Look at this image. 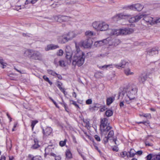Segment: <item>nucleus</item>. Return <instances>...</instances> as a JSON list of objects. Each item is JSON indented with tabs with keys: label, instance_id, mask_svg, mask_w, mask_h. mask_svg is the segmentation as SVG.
I'll return each instance as SVG.
<instances>
[{
	"label": "nucleus",
	"instance_id": "obj_1",
	"mask_svg": "<svg viewBox=\"0 0 160 160\" xmlns=\"http://www.w3.org/2000/svg\"><path fill=\"white\" fill-rule=\"evenodd\" d=\"M142 18H143V20L147 23L148 24L151 25L154 24L153 18L145 14H139L131 17L130 15L122 12L117 14L113 18L114 19H118V20L122 19H129V22L133 23L138 22Z\"/></svg>",
	"mask_w": 160,
	"mask_h": 160
},
{
	"label": "nucleus",
	"instance_id": "obj_2",
	"mask_svg": "<svg viewBox=\"0 0 160 160\" xmlns=\"http://www.w3.org/2000/svg\"><path fill=\"white\" fill-rule=\"evenodd\" d=\"M76 51L71 58L72 64L73 66L75 67L76 66L80 67L82 66L84 63L86 58L84 52L80 50L78 44L75 42Z\"/></svg>",
	"mask_w": 160,
	"mask_h": 160
},
{
	"label": "nucleus",
	"instance_id": "obj_3",
	"mask_svg": "<svg viewBox=\"0 0 160 160\" xmlns=\"http://www.w3.org/2000/svg\"><path fill=\"white\" fill-rule=\"evenodd\" d=\"M137 89L135 87L129 86L125 89L120 94L123 95L122 99L127 104H129L136 100Z\"/></svg>",
	"mask_w": 160,
	"mask_h": 160
},
{
	"label": "nucleus",
	"instance_id": "obj_4",
	"mask_svg": "<svg viewBox=\"0 0 160 160\" xmlns=\"http://www.w3.org/2000/svg\"><path fill=\"white\" fill-rule=\"evenodd\" d=\"M93 28L97 31H105L108 29L109 25L102 21H95L92 24Z\"/></svg>",
	"mask_w": 160,
	"mask_h": 160
},
{
	"label": "nucleus",
	"instance_id": "obj_5",
	"mask_svg": "<svg viewBox=\"0 0 160 160\" xmlns=\"http://www.w3.org/2000/svg\"><path fill=\"white\" fill-rule=\"evenodd\" d=\"M81 33V31L80 32H75L73 31L69 32L67 34L66 36L64 35L58 39V41L61 43H65L69 40L72 39L76 37L78 34H80Z\"/></svg>",
	"mask_w": 160,
	"mask_h": 160
},
{
	"label": "nucleus",
	"instance_id": "obj_6",
	"mask_svg": "<svg viewBox=\"0 0 160 160\" xmlns=\"http://www.w3.org/2000/svg\"><path fill=\"white\" fill-rule=\"evenodd\" d=\"M111 39V37H109L102 40L95 42H94V46L96 47H98L104 45L107 46L108 45H111L112 44Z\"/></svg>",
	"mask_w": 160,
	"mask_h": 160
},
{
	"label": "nucleus",
	"instance_id": "obj_7",
	"mask_svg": "<svg viewBox=\"0 0 160 160\" xmlns=\"http://www.w3.org/2000/svg\"><path fill=\"white\" fill-rule=\"evenodd\" d=\"M112 127L109 126L107 127L105 129L101 131L102 135H104L106 136V134H108L107 136L108 138H110L112 137L114 135V132L113 131L111 130Z\"/></svg>",
	"mask_w": 160,
	"mask_h": 160
},
{
	"label": "nucleus",
	"instance_id": "obj_8",
	"mask_svg": "<svg viewBox=\"0 0 160 160\" xmlns=\"http://www.w3.org/2000/svg\"><path fill=\"white\" fill-rule=\"evenodd\" d=\"M119 35L131 34L133 32V30L131 28H124L118 30Z\"/></svg>",
	"mask_w": 160,
	"mask_h": 160
},
{
	"label": "nucleus",
	"instance_id": "obj_9",
	"mask_svg": "<svg viewBox=\"0 0 160 160\" xmlns=\"http://www.w3.org/2000/svg\"><path fill=\"white\" fill-rule=\"evenodd\" d=\"M65 52L66 53V58L67 59L71 61V59L72 55V52L70 46H67L66 47Z\"/></svg>",
	"mask_w": 160,
	"mask_h": 160
},
{
	"label": "nucleus",
	"instance_id": "obj_10",
	"mask_svg": "<svg viewBox=\"0 0 160 160\" xmlns=\"http://www.w3.org/2000/svg\"><path fill=\"white\" fill-rule=\"evenodd\" d=\"M131 9L133 10H137L140 11L143 8V6L139 3H137L134 5H132L128 7Z\"/></svg>",
	"mask_w": 160,
	"mask_h": 160
},
{
	"label": "nucleus",
	"instance_id": "obj_11",
	"mask_svg": "<svg viewBox=\"0 0 160 160\" xmlns=\"http://www.w3.org/2000/svg\"><path fill=\"white\" fill-rule=\"evenodd\" d=\"M31 58L39 60H41L42 59V54L37 51L33 52L31 56Z\"/></svg>",
	"mask_w": 160,
	"mask_h": 160
},
{
	"label": "nucleus",
	"instance_id": "obj_12",
	"mask_svg": "<svg viewBox=\"0 0 160 160\" xmlns=\"http://www.w3.org/2000/svg\"><path fill=\"white\" fill-rule=\"evenodd\" d=\"M92 43L89 42V39L86 40L84 41L80 42V45H82L85 48H88L91 47Z\"/></svg>",
	"mask_w": 160,
	"mask_h": 160
},
{
	"label": "nucleus",
	"instance_id": "obj_13",
	"mask_svg": "<svg viewBox=\"0 0 160 160\" xmlns=\"http://www.w3.org/2000/svg\"><path fill=\"white\" fill-rule=\"evenodd\" d=\"M52 130L50 127H47L45 129H43V132L44 136H48L52 133Z\"/></svg>",
	"mask_w": 160,
	"mask_h": 160
},
{
	"label": "nucleus",
	"instance_id": "obj_14",
	"mask_svg": "<svg viewBox=\"0 0 160 160\" xmlns=\"http://www.w3.org/2000/svg\"><path fill=\"white\" fill-rule=\"evenodd\" d=\"M108 120L107 118H104L102 120L100 126L101 131L105 129L104 128L107 126L108 123Z\"/></svg>",
	"mask_w": 160,
	"mask_h": 160
},
{
	"label": "nucleus",
	"instance_id": "obj_15",
	"mask_svg": "<svg viewBox=\"0 0 160 160\" xmlns=\"http://www.w3.org/2000/svg\"><path fill=\"white\" fill-rule=\"evenodd\" d=\"M58 18L57 21L59 22L68 21L70 20L71 18L70 17L67 16H61Z\"/></svg>",
	"mask_w": 160,
	"mask_h": 160
},
{
	"label": "nucleus",
	"instance_id": "obj_16",
	"mask_svg": "<svg viewBox=\"0 0 160 160\" xmlns=\"http://www.w3.org/2000/svg\"><path fill=\"white\" fill-rule=\"evenodd\" d=\"M59 48V46L58 45H55L52 44L48 45L45 48V50L46 51H49L51 50H53Z\"/></svg>",
	"mask_w": 160,
	"mask_h": 160
},
{
	"label": "nucleus",
	"instance_id": "obj_17",
	"mask_svg": "<svg viewBox=\"0 0 160 160\" xmlns=\"http://www.w3.org/2000/svg\"><path fill=\"white\" fill-rule=\"evenodd\" d=\"M118 30L116 29H108V33L110 35H119V32H118Z\"/></svg>",
	"mask_w": 160,
	"mask_h": 160
},
{
	"label": "nucleus",
	"instance_id": "obj_18",
	"mask_svg": "<svg viewBox=\"0 0 160 160\" xmlns=\"http://www.w3.org/2000/svg\"><path fill=\"white\" fill-rule=\"evenodd\" d=\"M66 158L67 159H70L72 158V154L69 149H67L66 150L65 152Z\"/></svg>",
	"mask_w": 160,
	"mask_h": 160
},
{
	"label": "nucleus",
	"instance_id": "obj_19",
	"mask_svg": "<svg viewBox=\"0 0 160 160\" xmlns=\"http://www.w3.org/2000/svg\"><path fill=\"white\" fill-rule=\"evenodd\" d=\"M28 157L30 160H42V157L40 156H33L31 154H29Z\"/></svg>",
	"mask_w": 160,
	"mask_h": 160
},
{
	"label": "nucleus",
	"instance_id": "obj_20",
	"mask_svg": "<svg viewBox=\"0 0 160 160\" xmlns=\"http://www.w3.org/2000/svg\"><path fill=\"white\" fill-rule=\"evenodd\" d=\"M147 76L145 75L141 74L138 78V80L140 83H143L146 80Z\"/></svg>",
	"mask_w": 160,
	"mask_h": 160
},
{
	"label": "nucleus",
	"instance_id": "obj_21",
	"mask_svg": "<svg viewBox=\"0 0 160 160\" xmlns=\"http://www.w3.org/2000/svg\"><path fill=\"white\" fill-rule=\"evenodd\" d=\"M148 53L150 55H153L154 54L158 53V51L156 48H153L152 49H150L148 51Z\"/></svg>",
	"mask_w": 160,
	"mask_h": 160
},
{
	"label": "nucleus",
	"instance_id": "obj_22",
	"mask_svg": "<svg viewBox=\"0 0 160 160\" xmlns=\"http://www.w3.org/2000/svg\"><path fill=\"white\" fill-rule=\"evenodd\" d=\"M34 142L35 144L32 146V148L33 149H36L38 148L40 145L38 144V141L37 139H34Z\"/></svg>",
	"mask_w": 160,
	"mask_h": 160
},
{
	"label": "nucleus",
	"instance_id": "obj_23",
	"mask_svg": "<svg viewBox=\"0 0 160 160\" xmlns=\"http://www.w3.org/2000/svg\"><path fill=\"white\" fill-rule=\"evenodd\" d=\"M111 41L112 43V44L111 45H108V46H109L113 45L114 46H116L120 43V41L119 39H116L114 40H112V39L111 38Z\"/></svg>",
	"mask_w": 160,
	"mask_h": 160
},
{
	"label": "nucleus",
	"instance_id": "obj_24",
	"mask_svg": "<svg viewBox=\"0 0 160 160\" xmlns=\"http://www.w3.org/2000/svg\"><path fill=\"white\" fill-rule=\"evenodd\" d=\"M124 72L127 76L133 75L134 74V72H131V69L129 68L125 69L124 70Z\"/></svg>",
	"mask_w": 160,
	"mask_h": 160
},
{
	"label": "nucleus",
	"instance_id": "obj_25",
	"mask_svg": "<svg viewBox=\"0 0 160 160\" xmlns=\"http://www.w3.org/2000/svg\"><path fill=\"white\" fill-rule=\"evenodd\" d=\"M33 51L32 50H27L25 51L24 54L25 56H28L31 58V56Z\"/></svg>",
	"mask_w": 160,
	"mask_h": 160
},
{
	"label": "nucleus",
	"instance_id": "obj_26",
	"mask_svg": "<svg viewBox=\"0 0 160 160\" xmlns=\"http://www.w3.org/2000/svg\"><path fill=\"white\" fill-rule=\"evenodd\" d=\"M115 98L114 97L108 98L106 100L107 104L108 105H109L113 102Z\"/></svg>",
	"mask_w": 160,
	"mask_h": 160
},
{
	"label": "nucleus",
	"instance_id": "obj_27",
	"mask_svg": "<svg viewBox=\"0 0 160 160\" xmlns=\"http://www.w3.org/2000/svg\"><path fill=\"white\" fill-rule=\"evenodd\" d=\"M129 155H127V157H133L136 154V152L134 149H131L129 152Z\"/></svg>",
	"mask_w": 160,
	"mask_h": 160
},
{
	"label": "nucleus",
	"instance_id": "obj_28",
	"mask_svg": "<svg viewBox=\"0 0 160 160\" xmlns=\"http://www.w3.org/2000/svg\"><path fill=\"white\" fill-rule=\"evenodd\" d=\"M52 148V146H49L46 148L45 150V153L47 154H49L50 152H51Z\"/></svg>",
	"mask_w": 160,
	"mask_h": 160
},
{
	"label": "nucleus",
	"instance_id": "obj_29",
	"mask_svg": "<svg viewBox=\"0 0 160 160\" xmlns=\"http://www.w3.org/2000/svg\"><path fill=\"white\" fill-rule=\"evenodd\" d=\"M24 8V6L23 5L21 6L19 5H15L13 7V9L14 10L18 11L19 10L21 9L22 8Z\"/></svg>",
	"mask_w": 160,
	"mask_h": 160
},
{
	"label": "nucleus",
	"instance_id": "obj_30",
	"mask_svg": "<svg viewBox=\"0 0 160 160\" xmlns=\"http://www.w3.org/2000/svg\"><path fill=\"white\" fill-rule=\"evenodd\" d=\"M85 35L89 37L93 36L94 33L93 32L88 30L85 32Z\"/></svg>",
	"mask_w": 160,
	"mask_h": 160
},
{
	"label": "nucleus",
	"instance_id": "obj_31",
	"mask_svg": "<svg viewBox=\"0 0 160 160\" xmlns=\"http://www.w3.org/2000/svg\"><path fill=\"white\" fill-rule=\"evenodd\" d=\"M48 73L53 76H56L57 75V73L52 70L48 69L47 70Z\"/></svg>",
	"mask_w": 160,
	"mask_h": 160
},
{
	"label": "nucleus",
	"instance_id": "obj_32",
	"mask_svg": "<svg viewBox=\"0 0 160 160\" xmlns=\"http://www.w3.org/2000/svg\"><path fill=\"white\" fill-rule=\"evenodd\" d=\"M105 114L106 116L109 117L112 115L113 112L112 110L109 109L106 111Z\"/></svg>",
	"mask_w": 160,
	"mask_h": 160
},
{
	"label": "nucleus",
	"instance_id": "obj_33",
	"mask_svg": "<svg viewBox=\"0 0 160 160\" xmlns=\"http://www.w3.org/2000/svg\"><path fill=\"white\" fill-rule=\"evenodd\" d=\"M38 0H26L25 4H28L29 3H31L33 4L37 2Z\"/></svg>",
	"mask_w": 160,
	"mask_h": 160
},
{
	"label": "nucleus",
	"instance_id": "obj_34",
	"mask_svg": "<svg viewBox=\"0 0 160 160\" xmlns=\"http://www.w3.org/2000/svg\"><path fill=\"white\" fill-rule=\"evenodd\" d=\"M0 63L2 66V68H3L6 66V63L4 62L2 58L1 57H0Z\"/></svg>",
	"mask_w": 160,
	"mask_h": 160
},
{
	"label": "nucleus",
	"instance_id": "obj_35",
	"mask_svg": "<svg viewBox=\"0 0 160 160\" xmlns=\"http://www.w3.org/2000/svg\"><path fill=\"white\" fill-rule=\"evenodd\" d=\"M67 141V140L66 139H65L64 141H60L59 143V145L61 147H63L65 146L66 144Z\"/></svg>",
	"mask_w": 160,
	"mask_h": 160
},
{
	"label": "nucleus",
	"instance_id": "obj_36",
	"mask_svg": "<svg viewBox=\"0 0 160 160\" xmlns=\"http://www.w3.org/2000/svg\"><path fill=\"white\" fill-rule=\"evenodd\" d=\"M152 160H160V154L153 155V159Z\"/></svg>",
	"mask_w": 160,
	"mask_h": 160
},
{
	"label": "nucleus",
	"instance_id": "obj_37",
	"mask_svg": "<svg viewBox=\"0 0 160 160\" xmlns=\"http://www.w3.org/2000/svg\"><path fill=\"white\" fill-rule=\"evenodd\" d=\"M38 121L37 120H34L32 121L31 122V126L32 128V130H33V128H34V127L35 126V125L38 123Z\"/></svg>",
	"mask_w": 160,
	"mask_h": 160
},
{
	"label": "nucleus",
	"instance_id": "obj_38",
	"mask_svg": "<svg viewBox=\"0 0 160 160\" xmlns=\"http://www.w3.org/2000/svg\"><path fill=\"white\" fill-rule=\"evenodd\" d=\"M153 155L150 153L146 157V160H152L153 159Z\"/></svg>",
	"mask_w": 160,
	"mask_h": 160
},
{
	"label": "nucleus",
	"instance_id": "obj_39",
	"mask_svg": "<svg viewBox=\"0 0 160 160\" xmlns=\"http://www.w3.org/2000/svg\"><path fill=\"white\" fill-rule=\"evenodd\" d=\"M43 78L44 80L48 82L50 85H51L52 84V83L51 82L49 78L47 77L46 75H44L43 76Z\"/></svg>",
	"mask_w": 160,
	"mask_h": 160
},
{
	"label": "nucleus",
	"instance_id": "obj_40",
	"mask_svg": "<svg viewBox=\"0 0 160 160\" xmlns=\"http://www.w3.org/2000/svg\"><path fill=\"white\" fill-rule=\"evenodd\" d=\"M100 107V105L98 104H95L92 107H90V109L91 110H95L96 108H99Z\"/></svg>",
	"mask_w": 160,
	"mask_h": 160
},
{
	"label": "nucleus",
	"instance_id": "obj_41",
	"mask_svg": "<svg viewBox=\"0 0 160 160\" xmlns=\"http://www.w3.org/2000/svg\"><path fill=\"white\" fill-rule=\"evenodd\" d=\"M141 116L148 118V119L151 118V114L150 113H143Z\"/></svg>",
	"mask_w": 160,
	"mask_h": 160
},
{
	"label": "nucleus",
	"instance_id": "obj_42",
	"mask_svg": "<svg viewBox=\"0 0 160 160\" xmlns=\"http://www.w3.org/2000/svg\"><path fill=\"white\" fill-rule=\"evenodd\" d=\"M115 68L119 69L121 68H123V66L122 65L121 62L118 64H114Z\"/></svg>",
	"mask_w": 160,
	"mask_h": 160
},
{
	"label": "nucleus",
	"instance_id": "obj_43",
	"mask_svg": "<svg viewBox=\"0 0 160 160\" xmlns=\"http://www.w3.org/2000/svg\"><path fill=\"white\" fill-rule=\"evenodd\" d=\"M59 65L62 67H64L65 66V64L63 60H60L59 61Z\"/></svg>",
	"mask_w": 160,
	"mask_h": 160
},
{
	"label": "nucleus",
	"instance_id": "obj_44",
	"mask_svg": "<svg viewBox=\"0 0 160 160\" xmlns=\"http://www.w3.org/2000/svg\"><path fill=\"white\" fill-rule=\"evenodd\" d=\"M127 152L126 151L123 152L120 154V156L122 158H124L127 155Z\"/></svg>",
	"mask_w": 160,
	"mask_h": 160
},
{
	"label": "nucleus",
	"instance_id": "obj_45",
	"mask_svg": "<svg viewBox=\"0 0 160 160\" xmlns=\"http://www.w3.org/2000/svg\"><path fill=\"white\" fill-rule=\"evenodd\" d=\"M120 62L124 68L125 66L127 65L128 64V62H126L124 60H122Z\"/></svg>",
	"mask_w": 160,
	"mask_h": 160
},
{
	"label": "nucleus",
	"instance_id": "obj_46",
	"mask_svg": "<svg viewBox=\"0 0 160 160\" xmlns=\"http://www.w3.org/2000/svg\"><path fill=\"white\" fill-rule=\"evenodd\" d=\"M70 101L72 102V104L74 105L77 108H80L78 105L77 103L75 101H74L72 100H71Z\"/></svg>",
	"mask_w": 160,
	"mask_h": 160
},
{
	"label": "nucleus",
	"instance_id": "obj_47",
	"mask_svg": "<svg viewBox=\"0 0 160 160\" xmlns=\"http://www.w3.org/2000/svg\"><path fill=\"white\" fill-rule=\"evenodd\" d=\"M63 54V51L62 49L59 50L57 52V55L58 56H61Z\"/></svg>",
	"mask_w": 160,
	"mask_h": 160
},
{
	"label": "nucleus",
	"instance_id": "obj_48",
	"mask_svg": "<svg viewBox=\"0 0 160 160\" xmlns=\"http://www.w3.org/2000/svg\"><path fill=\"white\" fill-rule=\"evenodd\" d=\"M106 65V68H107V69H109L110 68H115L114 66V64H109V65Z\"/></svg>",
	"mask_w": 160,
	"mask_h": 160
},
{
	"label": "nucleus",
	"instance_id": "obj_49",
	"mask_svg": "<svg viewBox=\"0 0 160 160\" xmlns=\"http://www.w3.org/2000/svg\"><path fill=\"white\" fill-rule=\"evenodd\" d=\"M92 101L91 99H88L86 101V104L88 105L92 104Z\"/></svg>",
	"mask_w": 160,
	"mask_h": 160
},
{
	"label": "nucleus",
	"instance_id": "obj_50",
	"mask_svg": "<svg viewBox=\"0 0 160 160\" xmlns=\"http://www.w3.org/2000/svg\"><path fill=\"white\" fill-rule=\"evenodd\" d=\"M94 138L97 141H100L101 140L100 137L98 135H95L94 136Z\"/></svg>",
	"mask_w": 160,
	"mask_h": 160
},
{
	"label": "nucleus",
	"instance_id": "obj_51",
	"mask_svg": "<svg viewBox=\"0 0 160 160\" xmlns=\"http://www.w3.org/2000/svg\"><path fill=\"white\" fill-rule=\"evenodd\" d=\"M99 68L102 70H107L106 68V65H104L102 66H99Z\"/></svg>",
	"mask_w": 160,
	"mask_h": 160
},
{
	"label": "nucleus",
	"instance_id": "obj_52",
	"mask_svg": "<svg viewBox=\"0 0 160 160\" xmlns=\"http://www.w3.org/2000/svg\"><path fill=\"white\" fill-rule=\"evenodd\" d=\"M58 88L60 89V90L62 92H64V89L63 88H62L61 85L60 84H58Z\"/></svg>",
	"mask_w": 160,
	"mask_h": 160
},
{
	"label": "nucleus",
	"instance_id": "obj_53",
	"mask_svg": "<svg viewBox=\"0 0 160 160\" xmlns=\"http://www.w3.org/2000/svg\"><path fill=\"white\" fill-rule=\"evenodd\" d=\"M109 138H108V137L105 136V137L103 139V141L105 143H106L108 142Z\"/></svg>",
	"mask_w": 160,
	"mask_h": 160
},
{
	"label": "nucleus",
	"instance_id": "obj_54",
	"mask_svg": "<svg viewBox=\"0 0 160 160\" xmlns=\"http://www.w3.org/2000/svg\"><path fill=\"white\" fill-rule=\"evenodd\" d=\"M100 111L101 112L104 111L106 109L105 106H102V107L100 106Z\"/></svg>",
	"mask_w": 160,
	"mask_h": 160
},
{
	"label": "nucleus",
	"instance_id": "obj_55",
	"mask_svg": "<svg viewBox=\"0 0 160 160\" xmlns=\"http://www.w3.org/2000/svg\"><path fill=\"white\" fill-rule=\"evenodd\" d=\"M18 125L17 122H15L14 123V126L12 129V131H14L15 130V128L17 127Z\"/></svg>",
	"mask_w": 160,
	"mask_h": 160
},
{
	"label": "nucleus",
	"instance_id": "obj_56",
	"mask_svg": "<svg viewBox=\"0 0 160 160\" xmlns=\"http://www.w3.org/2000/svg\"><path fill=\"white\" fill-rule=\"evenodd\" d=\"M7 117H8V118L9 120V122H11L12 120V118H11V117H10V115H9V114L8 113H7Z\"/></svg>",
	"mask_w": 160,
	"mask_h": 160
},
{
	"label": "nucleus",
	"instance_id": "obj_57",
	"mask_svg": "<svg viewBox=\"0 0 160 160\" xmlns=\"http://www.w3.org/2000/svg\"><path fill=\"white\" fill-rule=\"evenodd\" d=\"M136 154L140 155L142 154V151H141V150L138 151L137 152H136Z\"/></svg>",
	"mask_w": 160,
	"mask_h": 160
},
{
	"label": "nucleus",
	"instance_id": "obj_58",
	"mask_svg": "<svg viewBox=\"0 0 160 160\" xmlns=\"http://www.w3.org/2000/svg\"><path fill=\"white\" fill-rule=\"evenodd\" d=\"M63 106H64V108H65V110L67 112H68V108L67 107V105L66 104V103H63Z\"/></svg>",
	"mask_w": 160,
	"mask_h": 160
},
{
	"label": "nucleus",
	"instance_id": "obj_59",
	"mask_svg": "<svg viewBox=\"0 0 160 160\" xmlns=\"http://www.w3.org/2000/svg\"><path fill=\"white\" fill-rule=\"evenodd\" d=\"M55 160H60L61 159V157L60 156H55Z\"/></svg>",
	"mask_w": 160,
	"mask_h": 160
},
{
	"label": "nucleus",
	"instance_id": "obj_60",
	"mask_svg": "<svg viewBox=\"0 0 160 160\" xmlns=\"http://www.w3.org/2000/svg\"><path fill=\"white\" fill-rule=\"evenodd\" d=\"M112 150L114 151L117 152L118 151V147L117 146H115L112 148Z\"/></svg>",
	"mask_w": 160,
	"mask_h": 160
},
{
	"label": "nucleus",
	"instance_id": "obj_61",
	"mask_svg": "<svg viewBox=\"0 0 160 160\" xmlns=\"http://www.w3.org/2000/svg\"><path fill=\"white\" fill-rule=\"evenodd\" d=\"M154 24L160 22V18L156 20H154Z\"/></svg>",
	"mask_w": 160,
	"mask_h": 160
},
{
	"label": "nucleus",
	"instance_id": "obj_62",
	"mask_svg": "<svg viewBox=\"0 0 160 160\" xmlns=\"http://www.w3.org/2000/svg\"><path fill=\"white\" fill-rule=\"evenodd\" d=\"M6 157L2 155L0 157V160H5Z\"/></svg>",
	"mask_w": 160,
	"mask_h": 160
},
{
	"label": "nucleus",
	"instance_id": "obj_63",
	"mask_svg": "<svg viewBox=\"0 0 160 160\" xmlns=\"http://www.w3.org/2000/svg\"><path fill=\"white\" fill-rule=\"evenodd\" d=\"M94 147L95 148V149H96L98 151V152H99V153H100L101 152H100V150L98 148V146L94 144Z\"/></svg>",
	"mask_w": 160,
	"mask_h": 160
},
{
	"label": "nucleus",
	"instance_id": "obj_64",
	"mask_svg": "<svg viewBox=\"0 0 160 160\" xmlns=\"http://www.w3.org/2000/svg\"><path fill=\"white\" fill-rule=\"evenodd\" d=\"M143 124L145 125L149 124V123L148 121H143Z\"/></svg>",
	"mask_w": 160,
	"mask_h": 160
}]
</instances>
